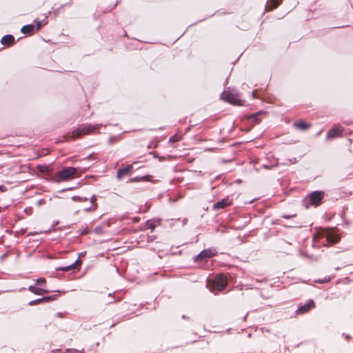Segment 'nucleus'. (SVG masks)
I'll return each instance as SVG.
<instances>
[{"mask_svg": "<svg viewBox=\"0 0 353 353\" xmlns=\"http://www.w3.org/2000/svg\"><path fill=\"white\" fill-rule=\"evenodd\" d=\"M156 239L155 236H148L147 242H152Z\"/></svg>", "mask_w": 353, "mask_h": 353, "instance_id": "nucleus-34", "label": "nucleus"}, {"mask_svg": "<svg viewBox=\"0 0 353 353\" xmlns=\"http://www.w3.org/2000/svg\"><path fill=\"white\" fill-rule=\"evenodd\" d=\"M0 43L6 46H11L15 43V38L12 34H7L1 37Z\"/></svg>", "mask_w": 353, "mask_h": 353, "instance_id": "nucleus-15", "label": "nucleus"}, {"mask_svg": "<svg viewBox=\"0 0 353 353\" xmlns=\"http://www.w3.org/2000/svg\"><path fill=\"white\" fill-rule=\"evenodd\" d=\"M296 162V158H294V160H292V163Z\"/></svg>", "mask_w": 353, "mask_h": 353, "instance_id": "nucleus-49", "label": "nucleus"}, {"mask_svg": "<svg viewBox=\"0 0 353 353\" xmlns=\"http://www.w3.org/2000/svg\"><path fill=\"white\" fill-rule=\"evenodd\" d=\"M94 232L97 234H102L103 232V230L101 227L100 226H97L94 228Z\"/></svg>", "mask_w": 353, "mask_h": 353, "instance_id": "nucleus-30", "label": "nucleus"}, {"mask_svg": "<svg viewBox=\"0 0 353 353\" xmlns=\"http://www.w3.org/2000/svg\"><path fill=\"white\" fill-rule=\"evenodd\" d=\"M74 188H75L74 187H69V188H64V189L61 190L60 191V192H65V191H70V190H74Z\"/></svg>", "mask_w": 353, "mask_h": 353, "instance_id": "nucleus-35", "label": "nucleus"}, {"mask_svg": "<svg viewBox=\"0 0 353 353\" xmlns=\"http://www.w3.org/2000/svg\"><path fill=\"white\" fill-rule=\"evenodd\" d=\"M21 32L25 34H32L34 32H36L34 30V24H27V25L23 26L22 28H21Z\"/></svg>", "mask_w": 353, "mask_h": 353, "instance_id": "nucleus-18", "label": "nucleus"}, {"mask_svg": "<svg viewBox=\"0 0 353 353\" xmlns=\"http://www.w3.org/2000/svg\"><path fill=\"white\" fill-rule=\"evenodd\" d=\"M227 285V276L223 274H218L212 281L210 290L212 292H214V290L221 292L225 289Z\"/></svg>", "mask_w": 353, "mask_h": 353, "instance_id": "nucleus-3", "label": "nucleus"}, {"mask_svg": "<svg viewBox=\"0 0 353 353\" xmlns=\"http://www.w3.org/2000/svg\"><path fill=\"white\" fill-rule=\"evenodd\" d=\"M46 280L45 278L43 277H40L39 279H37L36 281H35V284L37 285H38L39 287L40 288H43L45 287L46 285Z\"/></svg>", "mask_w": 353, "mask_h": 353, "instance_id": "nucleus-24", "label": "nucleus"}, {"mask_svg": "<svg viewBox=\"0 0 353 353\" xmlns=\"http://www.w3.org/2000/svg\"><path fill=\"white\" fill-rule=\"evenodd\" d=\"M181 318L183 319H185L187 317L184 314H183Z\"/></svg>", "mask_w": 353, "mask_h": 353, "instance_id": "nucleus-48", "label": "nucleus"}, {"mask_svg": "<svg viewBox=\"0 0 353 353\" xmlns=\"http://www.w3.org/2000/svg\"><path fill=\"white\" fill-rule=\"evenodd\" d=\"M120 140V135L119 136H110V138H109V143L110 144H113L114 143H117V141H119Z\"/></svg>", "mask_w": 353, "mask_h": 353, "instance_id": "nucleus-26", "label": "nucleus"}, {"mask_svg": "<svg viewBox=\"0 0 353 353\" xmlns=\"http://www.w3.org/2000/svg\"><path fill=\"white\" fill-rule=\"evenodd\" d=\"M223 161L224 163H227V162H228L229 161L223 160Z\"/></svg>", "mask_w": 353, "mask_h": 353, "instance_id": "nucleus-52", "label": "nucleus"}, {"mask_svg": "<svg viewBox=\"0 0 353 353\" xmlns=\"http://www.w3.org/2000/svg\"><path fill=\"white\" fill-rule=\"evenodd\" d=\"M57 224H58V221H57L56 223H54V225H52V227H51L50 229H48V231H50V230H52V229L54 228V226H55L56 225H57Z\"/></svg>", "mask_w": 353, "mask_h": 353, "instance_id": "nucleus-41", "label": "nucleus"}, {"mask_svg": "<svg viewBox=\"0 0 353 353\" xmlns=\"http://www.w3.org/2000/svg\"><path fill=\"white\" fill-rule=\"evenodd\" d=\"M90 210V208H85V210H85V211H86V212H88V211H89Z\"/></svg>", "mask_w": 353, "mask_h": 353, "instance_id": "nucleus-47", "label": "nucleus"}, {"mask_svg": "<svg viewBox=\"0 0 353 353\" xmlns=\"http://www.w3.org/2000/svg\"><path fill=\"white\" fill-rule=\"evenodd\" d=\"M8 252H5L4 254H3L2 255L0 256V261H3V260H5V259L8 256Z\"/></svg>", "mask_w": 353, "mask_h": 353, "instance_id": "nucleus-33", "label": "nucleus"}, {"mask_svg": "<svg viewBox=\"0 0 353 353\" xmlns=\"http://www.w3.org/2000/svg\"><path fill=\"white\" fill-rule=\"evenodd\" d=\"M133 169L132 164L128 165L125 167L121 168L117 170V177L119 180L121 179L124 176L131 173Z\"/></svg>", "mask_w": 353, "mask_h": 353, "instance_id": "nucleus-14", "label": "nucleus"}, {"mask_svg": "<svg viewBox=\"0 0 353 353\" xmlns=\"http://www.w3.org/2000/svg\"><path fill=\"white\" fill-rule=\"evenodd\" d=\"M57 316L61 317L62 316V314L61 312H57Z\"/></svg>", "mask_w": 353, "mask_h": 353, "instance_id": "nucleus-44", "label": "nucleus"}, {"mask_svg": "<svg viewBox=\"0 0 353 353\" xmlns=\"http://www.w3.org/2000/svg\"><path fill=\"white\" fill-rule=\"evenodd\" d=\"M57 297H58V294H52V295H48V296H42L41 298H38V299H36L34 300L30 301L28 303V305L32 306V305H37V304L51 302V301H52L54 300H56L57 299Z\"/></svg>", "mask_w": 353, "mask_h": 353, "instance_id": "nucleus-10", "label": "nucleus"}, {"mask_svg": "<svg viewBox=\"0 0 353 353\" xmlns=\"http://www.w3.org/2000/svg\"><path fill=\"white\" fill-rule=\"evenodd\" d=\"M257 163V161H252V163H253V164H255V163Z\"/></svg>", "mask_w": 353, "mask_h": 353, "instance_id": "nucleus-51", "label": "nucleus"}, {"mask_svg": "<svg viewBox=\"0 0 353 353\" xmlns=\"http://www.w3.org/2000/svg\"><path fill=\"white\" fill-rule=\"evenodd\" d=\"M316 237L319 239V243L323 246L332 245L340 240V236L335 229L330 228H320L316 234Z\"/></svg>", "mask_w": 353, "mask_h": 353, "instance_id": "nucleus-1", "label": "nucleus"}, {"mask_svg": "<svg viewBox=\"0 0 353 353\" xmlns=\"http://www.w3.org/2000/svg\"><path fill=\"white\" fill-rule=\"evenodd\" d=\"M165 127L163 126H161V127H159L158 129H153L154 130H165Z\"/></svg>", "mask_w": 353, "mask_h": 353, "instance_id": "nucleus-40", "label": "nucleus"}, {"mask_svg": "<svg viewBox=\"0 0 353 353\" xmlns=\"http://www.w3.org/2000/svg\"><path fill=\"white\" fill-rule=\"evenodd\" d=\"M254 170H255L257 172H259V170H260V169H259V168H254Z\"/></svg>", "mask_w": 353, "mask_h": 353, "instance_id": "nucleus-46", "label": "nucleus"}, {"mask_svg": "<svg viewBox=\"0 0 353 353\" xmlns=\"http://www.w3.org/2000/svg\"><path fill=\"white\" fill-rule=\"evenodd\" d=\"M325 196L323 190H314L309 193L303 200L302 203L306 209L310 206L318 207L322 203Z\"/></svg>", "mask_w": 353, "mask_h": 353, "instance_id": "nucleus-2", "label": "nucleus"}, {"mask_svg": "<svg viewBox=\"0 0 353 353\" xmlns=\"http://www.w3.org/2000/svg\"><path fill=\"white\" fill-rule=\"evenodd\" d=\"M343 336H344L345 339H347V340L350 339L351 338V336L350 335L345 334L344 333L343 334Z\"/></svg>", "mask_w": 353, "mask_h": 353, "instance_id": "nucleus-38", "label": "nucleus"}, {"mask_svg": "<svg viewBox=\"0 0 353 353\" xmlns=\"http://www.w3.org/2000/svg\"><path fill=\"white\" fill-rule=\"evenodd\" d=\"M7 190V188L4 186L3 185H0V191L1 192H5Z\"/></svg>", "mask_w": 353, "mask_h": 353, "instance_id": "nucleus-36", "label": "nucleus"}, {"mask_svg": "<svg viewBox=\"0 0 353 353\" xmlns=\"http://www.w3.org/2000/svg\"><path fill=\"white\" fill-rule=\"evenodd\" d=\"M92 155V154H89V155L87 157V158H88V159H91Z\"/></svg>", "mask_w": 353, "mask_h": 353, "instance_id": "nucleus-45", "label": "nucleus"}, {"mask_svg": "<svg viewBox=\"0 0 353 353\" xmlns=\"http://www.w3.org/2000/svg\"><path fill=\"white\" fill-rule=\"evenodd\" d=\"M330 280V278H328V279L325 278L324 279H319L318 281H316V282L319 283H324L329 282Z\"/></svg>", "mask_w": 353, "mask_h": 353, "instance_id": "nucleus-32", "label": "nucleus"}, {"mask_svg": "<svg viewBox=\"0 0 353 353\" xmlns=\"http://www.w3.org/2000/svg\"><path fill=\"white\" fill-rule=\"evenodd\" d=\"M102 124H87L81 128H77L72 131L74 138L80 137L84 134H89L99 130Z\"/></svg>", "mask_w": 353, "mask_h": 353, "instance_id": "nucleus-5", "label": "nucleus"}, {"mask_svg": "<svg viewBox=\"0 0 353 353\" xmlns=\"http://www.w3.org/2000/svg\"><path fill=\"white\" fill-rule=\"evenodd\" d=\"M294 125L301 130H306L310 127V125L308 123L303 121H296L294 122Z\"/></svg>", "mask_w": 353, "mask_h": 353, "instance_id": "nucleus-20", "label": "nucleus"}, {"mask_svg": "<svg viewBox=\"0 0 353 353\" xmlns=\"http://www.w3.org/2000/svg\"><path fill=\"white\" fill-rule=\"evenodd\" d=\"M77 233H78V235L79 236H83V235H85V234H88L89 233V231L88 230L85 228L84 229H79L78 231H77Z\"/></svg>", "mask_w": 353, "mask_h": 353, "instance_id": "nucleus-29", "label": "nucleus"}, {"mask_svg": "<svg viewBox=\"0 0 353 353\" xmlns=\"http://www.w3.org/2000/svg\"><path fill=\"white\" fill-rule=\"evenodd\" d=\"M3 236L0 237V244L1 243Z\"/></svg>", "mask_w": 353, "mask_h": 353, "instance_id": "nucleus-50", "label": "nucleus"}, {"mask_svg": "<svg viewBox=\"0 0 353 353\" xmlns=\"http://www.w3.org/2000/svg\"><path fill=\"white\" fill-rule=\"evenodd\" d=\"M34 30L35 31H38L41 28V27L43 26V24H46L47 22H45V19L43 20H34Z\"/></svg>", "mask_w": 353, "mask_h": 353, "instance_id": "nucleus-23", "label": "nucleus"}, {"mask_svg": "<svg viewBox=\"0 0 353 353\" xmlns=\"http://www.w3.org/2000/svg\"><path fill=\"white\" fill-rule=\"evenodd\" d=\"M231 205H232V200L227 196L214 203L212 209L215 211H219Z\"/></svg>", "mask_w": 353, "mask_h": 353, "instance_id": "nucleus-11", "label": "nucleus"}, {"mask_svg": "<svg viewBox=\"0 0 353 353\" xmlns=\"http://www.w3.org/2000/svg\"><path fill=\"white\" fill-rule=\"evenodd\" d=\"M314 301L312 299H308L304 304L299 303L297 309L295 310L296 316H300L309 312L315 307Z\"/></svg>", "mask_w": 353, "mask_h": 353, "instance_id": "nucleus-8", "label": "nucleus"}, {"mask_svg": "<svg viewBox=\"0 0 353 353\" xmlns=\"http://www.w3.org/2000/svg\"><path fill=\"white\" fill-rule=\"evenodd\" d=\"M294 215H283L282 217L286 219L293 217Z\"/></svg>", "mask_w": 353, "mask_h": 353, "instance_id": "nucleus-37", "label": "nucleus"}, {"mask_svg": "<svg viewBox=\"0 0 353 353\" xmlns=\"http://www.w3.org/2000/svg\"><path fill=\"white\" fill-rule=\"evenodd\" d=\"M152 176L150 174L144 175L142 176H135L128 179V183H135L139 181H150Z\"/></svg>", "mask_w": 353, "mask_h": 353, "instance_id": "nucleus-17", "label": "nucleus"}, {"mask_svg": "<svg viewBox=\"0 0 353 353\" xmlns=\"http://www.w3.org/2000/svg\"><path fill=\"white\" fill-rule=\"evenodd\" d=\"M265 113V112H264L263 110H260V111L254 112L250 115H248V119L250 120H252L254 123H259L260 121L259 117Z\"/></svg>", "mask_w": 353, "mask_h": 353, "instance_id": "nucleus-19", "label": "nucleus"}, {"mask_svg": "<svg viewBox=\"0 0 353 353\" xmlns=\"http://www.w3.org/2000/svg\"><path fill=\"white\" fill-rule=\"evenodd\" d=\"M96 201H97L96 196L92 195V197L90 198V203L94 205H95V207L97 206V204H95Z\"/></svg>", "mask_w": 353, "mask_h": 353, "instance_id": "nucleus-31", "label": "nucleus"}, {"mask_svg": "<svg viewBox=\"0 0 353 353\" xmlns=\"http://www.w3.org/2000/svg\"><path fill=\"white\" fill-rule=\"evenodd\" d=\"M81 263V261L79 258H77L74 262L71 263L70 265L65 266L57 267L55 268L56 271H63L68 272L72 270H74L77 268V265Z\"/></svg>", "mask_w": 353, "mask_h": 353, "instance_id": "nucleus-13", "label": "nucleus"}, {"mask_svg": "<svg viewBox=\"0 0 353 353\" xmlns=\"http://www.w3.org/2000/svg\"><path fill=\"white\" fill-rule=\"evenodd\" d=\"M180 139H181V137H179L177 134H175L174 135H172L170 137L168 142L170 143H174L179 141Z\"/></svg>", "mask_w": 353, "mask_h": 353, "instance_id": "nucleus-25", "label": "nucleus"}, {"mask_svg": "<svg viewBox=\"0 0 353 353\" xmlns=\"http://www.w3.org/2000/svg\"><path fill=\"white\" fill-rule=\"evenodd\" d=\"M72 199L74 201H80V202L86 201L88 200V199L86 197H81L79 196H72Z\"/></svg>", "mask_w": 353, "mask_h": 353, "instance_id": "nucleus-27", "label": "nucleus"}, {"mask_svg": "<svg viewBox=\"0 0 353 353\" xmlns=\"http://www.w3.org/2000/svg\"><path fill=\"white\" fill-rule=\"evenodd\" d=\"M50 165H39L37 166L38 169L41 172H48Z\"/></svg>", "mask_w": 353, "mask_h": 353, "instance_id": "nucleus-28", "label": "nucleus"}, {"mask_svg": "<svg viewBox=\"0 0 353 353\" xmlns=\"http://www.w3.org/2000/svg\"><path fill=\"white\" fill-rule=\"evenodd\" d=\"M281 2V0H269L267 2V7L269 10L276 8Z\"/></svg>", "mask_w": 353, "mask_h": 353, "instance_id": "nucleus-22", "label": "nucleus"}, {"mask_svg": "<svg viewBox=\"0 0 353 353\" xmlns=\"http://www.w3.org/2000/svg\"><path fill=\"white\" fill-rule=\"evenodd\" d=\"M239 92L232 93L224 91L221 94V99L234 105H243L244 101L241 99Z\"/></svg>", "mask_w": 353, "mask_h": 353, "instance_id": "nucleus-6", "label": "nucleus"}, {"mask_svg": "<svg viewBox=\"0 0 353 353\" xmlns=\"http://www.w3.org/2000/svg\"><path fill=\"white\" fill-rule=\"evenodd\" d=\"M163 159H164V157H159V160L160 161H163Z\"/></svg>", "mask_w": 353, "mask_h": 353, "instance_id": "nucleus-43", "label": "nucleus"}, {"mask_svg": "<svg viewBox=\"0 0 353 353\" xmlns=\"http://www.w3.org/2000/svg\"><path fill=\"white\" fill-rule=\"evenodd\" d=\"M77 172V168L68 166L56 173L57 182L68 181L73 178Z\"/></svg>", "mask_w": 353, "mask_h": 353, "instance_id": "nucleus-4", "label": "nucleus"}, {"mask_svg": "<svg viewBox=\"0 0 353 353\" xmlns=\"http://www.w3.org/2000/svg\"><path fill=\"white\" fill-rule=\"evenodd\" d=\"M28 290L36 294V295H44L47 294L50 292L48 290H46L43 288H40L38 285H37L35 283L34 285H31L28 287Z\"/></svg>", "mask_w": 353, "mask_h": 353, "instance_id": "nucleus-12", "label": "nucleus"}, {"mask_svg": "<svg viewBox=\"0 0 353 353\" xmlns=\"http://www.w3.org/2000/svg\"><path fill=\"white\" fill-rule=\"evenodd\" d=\"M252 95L253 98H256V92L255 90L252 91Z\"/></svg>", "mask_w": 353, "mask_h": 353, "instance_id": "nucleus-39", "label": "nucleus"}, {"mask_svg": "<svg viewBox=\"0 0 353 353\" xmlns=\"http://www.w3.org/2000/svg\"><path fill=\"white\" fill-rule=\"evenodd\" d=\"M187 221H188V220H187L186 219H184L183 220V225L186 224V223H187Z\"/></svg>", "mask_w": 353, "mask_h": 353, "instance_id": "nucleus-42", "label": "nucleus"}, {"mask_svg": "<svg viewBox=\"0 0 353 353\" xmlns=\"http://www.w3.org/2000/svg\"><path fill=\"white\" fill-rule=\"evenodd\" d=\"M216 254V251L215 249L212 248H208L207 249L203 250L200 252L197 255L194 257V261L196 262H206L210 258L215 256Z\"/></svg>", "mask_w": 353, "mask_h": 353, "instance_id": "nucleus-7", "label": "nucleus"}, {"mask_svg": "<svg viewBox=\"0 0 353 353\" xmlns=\"http://www.w3.org/2000/svg\"><path fill=\"white\" fill-rule=\"evenodd\" d=\"M343 136V129L339 126L334 125L331 128L326 134V141L332 140Z\"/></svg>", "mask_w": 353, "mask_h": 353, "instance_id": "nucleus-9", "label": "nucleus"}, {"mask_svg": "<svg viewBox=\"0 0 353 353\" xmlns=\"http://www.w3.org/2000/svg\"><path fill=\"white\" fill-rule=\"evenodd\" d=\"M156 222L159 223L160 219H158L157 221H156L154 219L148 220L145 222L143 225L141 226V230H143L150 229L152 232L157 225Z\"/></svg>", "mask_w": 353, "mask_h": 353, "instance_id": "nucleus-16", "label": "nucleus"}, {"mask_svg": "<svg viewBox=\"0 0 353 353\" xmlns=\"http://www.w3.org/2000/svg\"><path fill=\"white\" fill-rule=\"evenodd\" d=\"M279 165L278 159H274L272 161H271L270 163H264L261 165V168L267 169V170H271L274 168H276Z\"/></svg>", "mask_w": 353, "mask_h": 353, "instance_id": "nucleus-21", "label": "nucleus"}]
</instances>
